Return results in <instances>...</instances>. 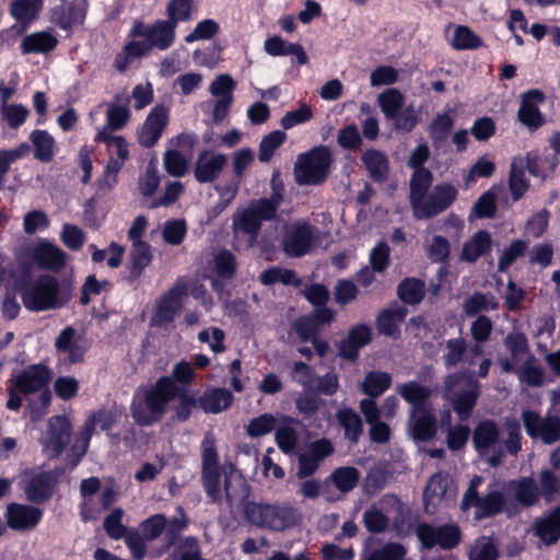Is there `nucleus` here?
<instances>
[{
    "label": "nucleus",
    "instance_id": "774afa93",
    "mask_svg": "<svg viewBox=\"0 0 560 560\" xmlns=\"http://www.w3.org/2000/svg\"><path fill=\"white\" fill-rule=\"evenodd\" d=\"M425 248L430 259L436 262L444 261L450 255V243L445 237L440 235L428 240Z\"/></svg>",
    "mask_w": 560,
    "mask_h": 560
},
{
    "label": "nucleus",
    "instance_id": "ddd939ff",
    "mask_svg": "<svg viewBox=\"0 0 560 560\" xmlns=\"http://www.w3.org/2000/svg\"><path fill=\"white\" fill-rule=\"evenodd\" d=\"M187 295L188 283L186 280L180 279L158 299L154 313L151 317V325L162 326L173 322L183 306V300Z\"/></svg>",
    "mask_w": 560,
    "mask_h": 560
},
{
    "label": "nucleus",
    "instance_id": "603ef678",
    "mask_svg": "<svg viewBox=\"0 0 560 560\" xmlns=\"http://www.w3.org/2000/svg\"><path fill=\"white\" fill-rule=\"evenodd\" d=\"M338 420L341 427L345 429L346 436L357 442L362 433V422L357 412L351 409H341L338 415Z\"/></svg>",
    "mask_w": 560,
    "mask_h": 560
},
{
    "label": "nucleus",
    "instance_id": "338daca9",
    "mask_svg": "<svg viewBox=\"0 0 560 560\" xmlns=\"http://www.w3.org/2000/svg\"><path fill=\"white\" fill-rule=\"evenodd\" d=\"M105 112L107 115V125L105 127H107L109 131L121 129L130 117V110L126 106L110 104L107 105Z\"/></svg>",
    "mask_w": 560,
    "mask_h": 560
},
{
    "label": "nucleus",
    "instance_id": "864d4df0",
    "mask_svg": "<svg viewBox=\"0 0 560 560\" xmlns=\"http://www.w3.org/2000/svg\"><path fill=\"white\" fill-rule=\"evenodd\" d=\"M220 24L213 19H205L199 21L194 30L186 35L185 42L191 44L197 40H208L219 34Z\"/></svg>",
    "mask_w": 560,
    "mask_h": 560
},
{
    "label": "nucleus",
    "instance_id": "e433bc0d",
    "mask_svg": "<svg viewBox=\"0 0 560 560\" xmlns=\"http://www.w3.org/2000/svg\"><path fill=\"white\" fill-rule=\"evenodd\" d=\"M505 346L512 353V361L503 360L502 369L505 372H514V364L529 357L527 353V340L523 334L512 332L505 339Z\"/></svg>",
    "mask_w": 560,
    "mask_h": 560
},
{
    "label": "nucleus",
    "instance_id": "20e7f679",
    "mask_svg": "<svg viewBox=\"0 0 560 560\" xmlns=\"http://www.w3.org/2000/svg\"><path fill=\"white\" fill-rule=\"evenodd\" d=\"M273 194L270 198H264L252 202L246 208L238 210L233 218V231L237 236L246 234L249 236V246L254 245L257 233L264 220L271 219L279 207L282 196L278 189V178L271 179Z\"/></svg>",
    "mask_w": 560,
    "mask_h": 560
},
{
    "label": "nucleus",
    "instance_id": "6e6d98bb",
    "mask_svg": "<svg viewBox=\"0 0 560 560\" xmlns=\"http://www.w3.org/2000/svg\"><path fill=\"white\" fill-rule=\"evenodd\" d=\"M557 164L558 159L556 155L540 156L533 154L528 155L526 166L532 175L544 178L555 170Z\"/></svg>",
    "mask_w": 560,
    "mask_h": 560
},
{
    "label": "nucleus",
    "instance_id": "c9c22d12",
    "mask_svg": "<svg viewBox=\"0 0 560 560\" xmlns=\"http://www.w3.org/2000/svg\"><path fill=\"white\" fill-rule=\"evenodd\" d=\"M95 140L106 144L107 152L117 160L127 161L129 148L126 139L121 136H113L107 127L98 129Z\"/></svg>",
    "mask_w": 560,
    "mask_h": 560
},
{
    "label": "nucleus",
    "instance_id": "c03bdc74",
    "mask_svg": "<svg viewBox=\"0 0 560 560\" xmlns=\"http://www.w3.org/2000/svg\"><path fill=\"white\" fill-rule=\"evenodd\" d=\"M362 161L376 180H382L388 173V161L384 153L377 150H368L362 155Z\"/></svg>",
    "mask_w": 560,
    "mask_h": 560
},
{
    "label": "nucleus",
    "instance_id": "58836bf2",
    "mask_svg": "<svg viewBox=\"0 0 560 560\" xmlns=\"http://www.w3.org/2000/svg\"><path fill=\"white\" fill-rule=\"evenodd\" d=\"M213 270L215 278L212 280V288L220 293L219 279H230L236 270L234 255L229 250L219 252L213 258Z\"/></svg>",
    "mask_w": 560,
    "mask_h": 560
},
{
    "label": "nucleus",
    "instance_id": "c85d7f7f",
    "mask_svg": "<svg viewBox=\"0 0 560 560\" xmlns=\"http://www.w3.org/2000/svg\"><path fill=\"white\" fill-rule=\"evenodd\" d=\"M435 432V419L431 409L410 412L409 433L415 440L428 441Z\"/></svg>",
    "mask_w": 560,
    "mask_h": 560
},
{
    "label": "nucleus",
    "instance_id": "9d476101",
    "mask_svg": "<svg viewBox=\"0 0 560 560\" xmlns=\"http://www.w3.org/2000/svg\"><path fill=\"white\" fill-rule=\"evenodd\" d=\"M445 397L462 420L469 417L478 397V382L470 375H451L445 381Z\"/></svg>",
    "mask_w": 560,
    "mask_h": 560
},
{
    "label": "nucleus",
    "instance_id": "72a5a7b5",
    "mask_svg": "<svg viewBox=\"0 0 560 560\" xmlns=\"http://www.w3.org/2000/svg\"><path fill=\"white\" fill-rule=\"evenodd\" d=\"M58 40L49 32H36L24 37L21 44L23 54H46L52 50Z\"/></svg>",
    "mask_w": 560,
    "mask_h": 560
},
{
    "label": "nucleus",
    "instance_id": "393cba45",
    "mask_svg": "<svg viewBox=\"0 0 560 560\" xmlns=\"http://www.w3.org/2000/svg\"><path fill=\"white\" fill-rule=\"evenodd\" d=\"M42 9V0H14L10 7V13L16 23L11 30L16 34H23L37 19Z\"/></svg>",
    "mask_w": 560,
    "mask_h": 560
},
{
    "label": "nucleus",
    "instance_id": "7c9ffc66",
    "mask_svg": "<svg viewBox=\"0 0 560 560\" xmlns=\"http://www.w3.org/2000/svg\"><path fill=\"white\" fill-rule=\"evenodd\" d=\"M120 413L116 410H100L98 412L91 416L83 428L81 433V442H82V453L85 452L89 441L92 436V433L95 429H100L102 431L109 430L115 422H117Z\"/></svg>",
    "mask_w": 560,
    "mask_h": 560
},
{
    "label": "nucleus",
    "instance_id": "dca6fc26",
    "mask_svg": "<svg viewBox=\"0 0 560 560\" xmlns=\"http://www.w3.org/2000/svg\"><path fill=\"white\" fill-rule=\"evenodd\" d=\"M202 479L207 494L212 501L221 499V475L218 470V458L214 439L207 435L202 442Z\"/></svg>",
    "mask_w": 560,
    "mask_h": 560
},
{
    "label": "nucleus",
    "instance_id": "f257e3e1",
    "mask_svg": "<svg viewBox=\"0 0 560 560\" xmlns=\"http://www.w3.org/2000/svg\"><path fill=\"white\" fill-rule=\"evenodd\" d=\"M431 182L432 174L425 168L415 171L410 179V202L417 219H425L441 213L457 197L456 187L447 183L436 185L428 194Z\"/></svg>",
    "mask_w": 560,
    "mask_h": 560
},
{
    "label": "nucleus",
    "instance_id": "39448f33",
    "mask_svg": "<svg viewBox=\"0 0 560 560\" xmlns=\"http://www.w3.org/2000/svg\"><path fill=\"white\" fill-rule=\"evenodd\" d=\"M51 373L44 364H33L16 375L12 382L23 395L39 393L38 401H31L26 409V416L31 421L42 419L51 400V394L47 388Z\"/></svg>",
    "mask_w": 560,
    "mask_h": 560
},
{
    "label": "nucleus",
    "instance_id": "5fc2aeb1",
    "mask_svg": "<svg viewBox=\"0 0 560 560\" xmlns=\"http://www.w3.org/2000/svg\"><path fill=\"white\" fill-rule=\"evenodd\" d=\"M199 342L208 345L209 349L215 353H222L225 351V332L219 327H209L202 329L197 336Z\"/></svg>",
    "mask_w": 560,
    "mask_h": 560
},
{
    "label": "nucleus",
    "instance_id": "4468645a",
    "mask_svg": "<svg viewBox=\"0 0 560 560\" xmlns=\"http://www.w3.org/2000/svg\"><path fill=\"white\" fill-rule=\"evenodd\" d=\"M416 534L425 548L439 546L442 549H452L458 545L462 537L460 529L456 524L433 526L423 523L417 526Z\"/></svg>",
    "mask_w": 560,
    "mask_h": 560
},
{
    "label": "nucleus",
    "instance_id": "e2e57ef3",
    "mask_svg": "<svg viewBox=\"0 0 560 560\" xmlns=\"http://www.w3.org/2000/svg\"><path fill=\"white\" fill-rule=\"evenodd\" d=\"M498 549L489 537H480L471 546L469 560H497Z\"/></svg>",
    "mask_w": 560,
    "mask_h": 560
},
{
    "label": "nucleus",
    "instance_id": "052dcab7",
    "mask_svg": "<svg viewBox=\"0 0 560 560\" xmlns=\"http://www.w3.org/2000/svg\"><path fill=\"white\" fill-rule=\"evenodd\" d=\"M524 163L522 160H514L510 175V189L515 200L520 199L527 190Z\"/></svg>",
    "mask_w": 560,
    "mask_h": 560
},
{
    "label": "nucleus",
    "instance_id": "bb28decb",
    "mask_svg": "<svg viewBox=\"0 0 560 560\" xmlns=\"http://www.w3.org/2000/svg\"><path fill=\"white\" fill-rule=\"evenodd\" d=\"M445 349L446 352L444 354V361L447 366L455 365L459 362L470 366L474 364L475 359L482 354V348L479 343L466 349L465 341L463 339L448 340Z\"/></svg>",
    "mask_w": 560,
    "mask_h": 560
},
{
    "label": "nucleus",
    "instance_id": "49530a36",
    "mask_svg": "<svg viewBox=\"0 0 560 560\" xmlns=\"http://www.w3.org/2000/svg\"><path fill=\"white\" fill-rule=\"evenodd\" d=\"M130 255V273L133 277H139L143 269L151 262V246L143 241L132 242V249Z\"/></svg>",
    "mask_w": 560,
    "mask_h": 560
},
{
    "label": "nucleus",
    "instance_id": "cd10ccee",
    "mask_svg": "<svg viewBox=\"0 0 560 560\" xmlns=\"http://www.w3.org/2000/svg\"><path fill=\"white\" fill-rule=\"evenodd\" d=\"M372 339L371 327L365 324L353 326L347 339L341 341L339 352L342 358L355 360L359 349L368 345Z\"/></svg>",
    "mask_w": 560,
    "mask_h": 560
},
{
    "label": "nucleus",
    "instance_id": "bf43d9fd",
    "mask_svg": "<svg viewBox=\"0 0 560 560\" xmlns=\"http://www.w3.org/2000/svg\"><path fill=\"white\" fill-rule=\"evenodd\" d=\"M287 136L283 131L276 130L262 138L259 145V161L268 162L271 160L275 151L284 142Z\"/></svg>",
    "mask_w": 560,
    "mask_h": 560
},
{
    "label": "nucleus",
    "instance_id": "6ab92c4d",
    "mask_svg": "<svg viewBox=\"0 0 560 560\" xmlns=\"http://www.w3.org/2000/svg\"><path fill=\"white\" fill-rule=\"evenodd\" d=\"M544 102L545 95L538 90H532L522 95L517 117L530 130L538 129L545 122L540 112V106Z\"/></svg>",
    "mask_w": 560,
    "mask_h": 560
},
{
    "label": "nucleus",
    "instance_id": "9b49d317",
    "mask_svg": "<svg viewBox=\"0 0 560 560\" xmlns=\"http://www.w3.org/2000/svg\"><path fill=\"white\" fill-rule=\"evenodd\" d=\"M482 481L483 479L480 476L472 478L462 501L463 510H468L471 506L476 508V518H482L498 514L501 512L505 503L503 494L495 489L490 490L483 498H479L477 489L482 483Z\"/></svg>",
    "mask_w": 560,
    "mask_h": 560
},
{
    "label": "nucleus",
    "instance_id": "a878e982",
    "mask_svg": "<svg viewBox=\"0 0 560 560\" xmlns=\"http://www.w3.org/2000/svg\"><path fill=\"white\" fill-rule=\"evenodd\" d=\"M55 346L59 353V360L67 365L80 362L84 355V350L78 345L75 330L72 327H66L60 331Z\"/></svg>",
    "mask_w": 560,
    "mask_h": 560
},
{
    "label": "nucleus",
    "instance_id": "13d9d810",
    "mask_svg": "<svg viewBox=\"0 0 560 560\" xmlns=\"http://www.w3.org/2000/svg\"><path fill=\"white\" fill-rule=\"evenodd\" d=\"M514 371L517 373L521 382L526 383L530 386H536L541 384L544 374L541 369L536 364L533 358L527 357L524 359V363L522 366L516 369V364H514Z\"/></svg>",
    "mask_w": 560,
    "mask_h": 560
},
{
    "label": "nucleus",
    "instance_id": "3c124183",
    "mask_svg": "<svg viewBox=\"0 0 560 560\" xmlns=\"http://www.w3.org/2000/svg\"><path fill=\"white\" fill-rule=\"evenodd\" d=\"M360 478L359 471L354 467H340L334 470L329 480L340 492H349L352 490Z\"/></svg>",
    "mask_w": 560,
    "mask_h": 560
},
{
    "label": "nucleus",
    "instance_id": "7ed1b4c3",
    "mask_svg": "<svg viewBox=\"0 0 560 560\" xmlns=\"http://www.w3.org/2000/svg\"><path fill=\"white\" fill-rule=\"evenodd\" d=\"M506 438L502 439L498 427L491 421L481 422L475 430L474 444L477 452L487 459L491 466L501 463L504 450L515 455L521 450L520 424L516 420H508L505 423Z\"/></svg>",
    "mask_w": 560,
    "mask_h": 560
},
{
    "label": "nucleus",
    "instance_id": "a18cd8bd",
    "mask_svg": "<svg viewBox=\"0 0 560 560\" xmlns=\"http://www.w3.org/2000/svg\"><path fill=\"white\" fill-rule=\"evenodd\" d=\"M377 102L385 117L394 119L401 110L405 97L398 90L387 89L378 95Z\"/></svg>",
    "mask_w": 560,
    "mask_h": 560
},
{
    "label": "nucleus",
    "instance_id": "423d86ee",
    "mask_svg": "<svg viewBox=\"0 0 560 560\" xmlns=\"http://www.w3.org/2000/svg\"><path fill=\"white\" fill-rule=\"evenodd\" d=\"M283 252L291 257L312 253L327 242L328 235L304 220L284 224Z\"/></svg>",
    "mask_w": 560,
    "mask_h": 560
},
{
    "label": "nucleus",
    "instance_id": "f8f14e48",
    "mask_svg": "<svg viewBox=\"0 0 560 560\" xmlns=\"http://www.w3.org/2000/svg\"><path fill=\"white\" fill-rule=\"evenodd\" d=\"M175 26L167 20H158L148 25L141 20H136L128 33V37H141L150 45V49H167L175 39Z\"/></svg>",
    "mask_w": 560,
    "mask_h": 560
},
{
    "label": "nucleus",
    "instance_id": "4be33fe9",
    "mask_svg": "<svg viewBox=\"0 0 560 560\" xmlns=\"http://www.w3.org/2000/svg\"><path fill=\"white\" fill-rule=\"evenodd\" d=\"M5 516L11 528L25 530L35 527L39 523L43 512L32 505L11 503L7 508Z\"/></svg>",
    "mask_w": 560,
    "mask_h": 560
},
{
    "label": "nucleus",
    "instance_id": "f3484780",
    "mask_svg": "<svg viewBox=\"0 0 560 560\" xmlns=\"http://www.w3.org/2000/svg\"><path fill=\"white\" fill-rule=\"evenodd\" d=\"M522 419L527 434L532 438H540L547 444L560 438V420L556 417L541 419L536 412L525 410Z\"/></svg>",
    "mask_w": 560,
    "mask_h": 560
},
{
    "label": "nucleus",
    "instance_id": "412c9836",
    "mask_svg": "<svg viewBox=\"0 0 560 560\" xmlns=\"http://www.w3.org/2000/svg\"><path fill=\"white\" fill-rule=\"evenodd\" d=\"M23 482L26 498L32 502H43L51 495L55 478L50 472L31 471L24 474Z\"/></svg>",
    "mask_w": 560,
    "mask_h": 560
},
{
    "label": "nucleus",
    "instance_id": "aec40b11",
    "mask_svg": "<svg viewBox=\"0 0 560 560\" xmlns=\"http://www.w3.org/2000/svg\"><path fill=\"white\" fill-rule=\"evenodd\" d=\"M168 122V109L164 106H155L149 113L142 125L138 138L143 147H152L161 138Z\"/></svg>",
    "mask_w": 560,
    "mask_h": 560
},
{
    "label": "nucleus",
    "instance_id": "2eb2a0df",
    "mask_svg": "<svg viewBox=\"0 0 560 560\" xmlns=\"http://www.w3.org/2000/svg\"><path fill=\"white\" fill-rule=\"evenodd\" d=\"M27 257L38 268L59 271L67 264V254L51 242L40 238L27 247Z\"/></svg>",
    "mask_w": 560,
    "mask_h": 560
},
{
    "label": "nucleus",
    "instance_id": "79ce46f5",
    "mask_svg": "<svg viewBox=\"0 0 560 560\" xmlns=\"http://www.w3.org/2000/svg\"><path fill=\"white\" fill-rule=\"evenodd\" d=\"M224 491L230 503L244 495L245 481L233 465L223 466Z\"/></svg>",
    "mask_w": 560,
    "mask_h": 560
},
{
    "label": "nucleus",
    "instance_id": "4d7b16f0",
    "mask_svg": "<svg viewBox=\"0 0 560 560\" xmlns=\"http://www.w3.org/2000/svg\"><path fill=\"white\" fill-rule=\"evenodd\" d=\"M168 22L176 27L178 22L188 21L192 16L194 0H171L166 7Z\"/></svg>",
    "mask_w": 560,
    "mask_h": 560
},
{
    "label": "nucleus",
    "instance_id": "f704fd0d",
    "mask_svg": "<svg viewBox=\"0 0 560 560\" xmlns=\"http://www.w3.org/2000/svg\"><path fill=\"white\" fill-rule=\"evenodd\" d=\"M232 394L224 388L207 390L199 399L200 407L205 412L218 413L229 408L232 404Z\"/></svg>",
    "mask_w": 560,
    "mask_h": 560
},
{
    "label": "nucleus",
    "instance_id": "de8ad7c7",
    "mask_svg": "<svg viewBox=\"0 0 560 560\" xmlns=\"http://www.w3.org/2000/svg\"><path fill=\"white\" fill-rule=\"evenodd\" d=\"M392 384V376L386 372H370L366 374L361 389L369 396L382 395Z\"/></svg>",
    "mask_w": 560,
    "mask_h": 560
},
{
    "label": "nucleus",
    "instance_id": "1a4fd4ad",
    "mask_svg": "<svg viewBox=\"0 0 560 560\" xmlns=\"http://www.w3.org/2000/svg\"><path fill=\"white\" fill-rule=\"evenodd\" d=\"M249 523L262 528L282 530L295 523V511L288 505L249 502L245 506Z\"/></svg>",
    "mask_w": 560,
    "mask_h": 560
},
{
    "label": "nucleus",
    "instance_id": "f03ea898",
    "mask_svg": "<svg viewBox=\"0 0 560 560\" xmlns=\"http://www.w3.org/2000/svg\"><path fill=\"white\" fill-rule=\"evenodd\" d=\"M178 395V387L170 376H163L152 386L138 389L131 402V415L140 425L160 421L167 405Z\"/></svg>",
    "mask_w": 560,
    "mask_h": 560
},
{
    "label": "nucleus",
    "instance_id": "a211bd4d",
    "mask_svg": "<svg viewBox=\"0 0 560 560\" xmlns=\"http://www.w3.org/2000/svg\"><path fill=\"white\" fill-rule=\"evenodd\" d=\"M70 422L66 417H52L48 429L40 439L44 451L49 457L58 455L70 438Z\"/></svg>",
    "mask_w": 560,
    "mask_h": 560
},
{
    "label": "nucleus",
    "instance_id": "2f4dec72",
    "mask_svg": "<svg viewBox=\"0 0 560 560\" xmlns=\"http://www.w3.org/2000/svg\"><path fill=\"white\" fill-rule=\"evenodd\" d=\"M397 393L411 405V411L428 409L425 401L430 396V389L417 382L400 384L396 388Z\"/></svg>",
    "mask_w": 560,
    "mask_h": 560
},
{
    "label": "nucleus",
    "instance_id": "0e129e2a",
    "mask_svg": "<svg viewBox=\"0 0 560 560\" xmlns=\"http://www.w3.org/2000/svg\"><path fill=\"white\" fill-rule=\"evenodd\" d=\"M162 233L167 244L179 245L186 236L187 226L183 220H170L164 223Z\"/></svg>",
    "mask_w": 560,
    "mask_h": 560
},
{
    "label": "nucleus",
    "instance_id": "c756f323",
    "mask_svg": "<svg viewBox=\"0 0 560 560\" xmlns=\"http://www.w3.org/2000/svg\"><path fill=\"white\" fill-rule=\"evenodd\" d=\"M534 534L546 545L556 542L560 538V509L536 520Z\"/></svg>",
    "mask_w": 560,
    "mask_h": 560
},
{
    "label": "nucleus",
    "instance_id": "09e8293b",
    "mask_svg": "<svg viewBox=\"0 0 560 560\" xmlns=\"http://www.w3.org/2000/svg\"><path fill=\"white\" fill-rule=\"evenodd\" d=\"M189 155L175 149H167L163 156V163L166 172L175 177L186 174L189 164Z\"/></svg>",
    "mask_w": 560,
    "mask_h": 560
},
{
    "label": "nucleus",
    "instance_id": "ea45409f",
    "mask_svg": "<svg viewBox=\"0 0 560 560\" xmlns=\"http://www.w3.org/2000/svg\"><path fill=\"white\" fill-rule=\"evenodd\" d=\"M30 140L34 145V155L42 162H50L55 155V139L46 130H34Z\"/></svg>",
    "mask_w": 560,
    "mask_h": 560
},
{
    "label": "nucleus",
    "instance_id": "473e14b6",
    "mask_svg": "<svg viewBox=\"0 0 560 560\" xmlns=\"http://www.w3.org/2000/svg\"><path fill=\"white\" fill-rule=\"evenodd\" d=\"M491 244L490 234L486 231H478L464 244L460 259L469 262L475 261L490 250Z\"/></svg>",
    "mask_w": 560,
    "mask_h": 560
},
{
    "label": "nucleus",
    "instance_id": "37998d69",
    "mask_svg": "<svg viewBox=\"0 0 560 560\" xmlns=\"http://www.w3.org/2000/svg\"><path fill=\"white\" fill-rule=\"evenodd\" d=\"M515 500L523 505H533L539 498V489L533 478H522L511 482Z\"/></svg>",
    "mask_w": 560,
    "mask_h": 560
},
{
    "label": "nucleus",
    "instance_id": "0eeeda50",
    "mask_svg": "<svg viewBox=\"0 0 560 560\" xmlns=\"http://www.w3.org/2000/svg\"><path fill=\"white\" fill-rule=\"evenodd\" d=\"M24 306L34 312L57 308L62 305L57 279L43 275L25 282L21 289Z\"/></svg>",
    "mask_w": 560,
    "mask_h": 560
},
{
    "label": "nucleus",
    "instance_id": "69168bd1",
    "mask_svg": "<svg viewBox=\"0 0 560 560\" xmlns=\"http://www.w3.org/2000/svg\"><path fill=\"white\" fill-rule=\"evenodd\" d=\"M406 549L402 545L390 542L383 548L365 555L362 560H402Z\"/></svg>",
    "mask_w": 560,
    "mask_h": 560
},
{
    "label": "nucleus",
    "instance_id": "5701e85b",
    "mask_svg": "<svg viewBox=\"0 0 560 560\" xmlns=\"http://www.w3.org/2000/svg\"><path fill=\"white\" fill-rule=\"evenodd\" d=\"M454 491L452 481L447 475L435 474L432 476L424 491V503L428 512L432 513L445 500L452 499Z\"/></svg>",
    "mask_w": 560,
    "mask_h": 560
},
{
    "label": "nucleus",
    "instance_id": "680f3d73",
    "mask_svg": "<svg viewBox=\"0 0 560 560\" xmlns=\"http://www.w3.org/2000/svg\"><path fill=\"white\" fill-rule=\"evenodd\" d=\"M424 294V285L416 279H406L398 287L399 298L408 304L419 303Z\"/></svg>",
    "mask_w": 560,
    "mask_h": 560
},
{
    "label": "nucleus",
    "instance_id": "8fccbe9b",
    "mask_svg": "<svg viewBox=\"0 0 560 560\" xmlns=\"http://www.w3.org/2000/svg\"><path fill=\"white\" fill-rule=\"evenodd\" d=\"M451 45L457 50L476 49L482 46V39L467 26L454 30Z\"/></svg>",
    "mask_w": 560,
    "mask_h": 560
},
{
    "label": "nucleus",
    "instance_id": "a19ab883",
    "mask_svg": "<svg viewBox=\"0 0 560 560\" xmlns=\"http://www.w3.org/2000/svg\"><path fill=\"white\" fill-rule=\"evenodd\" d=\"M405 316L406 310L400 306L383 310L377 317L380 332L389 337L395 336Z\"/></svg>",
    "mask_w": 560,
    "mask_h": 560
},
{
    "label": "nucleus",
    "instance_id": "b1692460",
    "mask_svg": "<svg viewBox=\"0 0 560 560\" xmlns=\"http://www.w3.org/2000/svg\"><path fill=\"white\" fill-rule=\"evenodd\" d=\"M228 158L222 153H212L208 150L202 151L196 162L195 177L199 183H210L214 180L226 165Z\"/></svg>",
    "mask_w": 560,
    "mask_h": 560
},
{
    "label": "nucleus",
    "instance_id": "6e6552de",
    "mask_svg": "<svg viewBox=\"0 0 560 560\" xmlns=\"http://www.w3.org/2000/svg\"><path fill=\"white\" fill-rule=\"evenodd\" d=\"M331 163L330 152L326 147H316L298 156L294 175L301 185H318L329 173Z\"/></svg>",
    "mask_w": 560,
    "mask_h": 560
},
{
    "label": "nucleus",
    "instance_id": "4c0bfd02",
    "mask_svg": "<svg viewBox=\"0 0 560 560\" xmlns=\"http://www.w3.org/2000/svg\"><path fill=\"white\" fill-rule=\"evenodd\" d=\"M85 5L83 2L75 5L60 7L52 11V22L67 30L73 25L82 24L85 18Z\"/></svg>",
    "mask_w": 560,
    "mask_h": 560
}]
</instances>
